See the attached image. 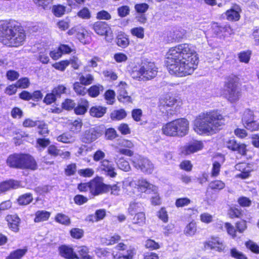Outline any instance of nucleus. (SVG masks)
<instances>
[{"instance_id":"de8ad7c7","label":"nucleus","mask_w":259,"mask_h":259,"mask_svg":"<svg viewBox=\"0 0 259 259\" xmlns=\"http://www.w3.org/2000/svg\"><path fill=\"white\" fill-rule=\"evenodd\" d=\"M209 187L213 190H222L225 186V183L222 181L215 180L209 183Z\"/></svg>"},{"instance_id":"13d9d810","label":"nucleus","mask_w":259,"mask_h":259,"mask_svg":"<svg viewBox=\"0 0 259 259\" xmlns=\"http://www.w3.org/2000/svg\"><path fill=\"white\" fill-rule=\"evenodd\" d=\"M145 247L150 250L157 249L159 248L160 246L157 242L152 239H148L145 242Z\"/></svg>"},{"instance_id":"37998d69","label":"nucleus","mask_w":259,"mask_h":259,"mask_svg":"<svg viewBox=\"0 0 259 259\" xmlns=\"http://www.w3.org/2000/svg\"><path fill=\"white\" fill-rule=\"evenodd\" d=\"M251 55V51L250 50L242 51L238 54V58L240 62L248 63L249 61Z\"/></svg>"},{"instance_id":"2eb2a0df","label":"nucleus","mask_w":259,"mask_h":259,"mask_svg":"<svg viewBox=\"0 0 259 259\" xmlns=\"http://www.w3.org/2000/svg\"><path fill=\"white\" fill-rule=\"evenodd\" d=\"M227 147L229 149L237 151L241 155H245L246 153V146L244 144L237 143L236 140L232 139L228 140L226 143Z\"/></svg>"},{"instance_id":"a211bd4d","label":"nucleus","mask_w":259,"mask_h":259,"mask_svg":"<svg viewBox=\"0 0 259 259\" xmlns=\"http://www.w3.org/2000/svg\"><path fill=\"white\" fill-rule=\"evenodd\" d=\"M241 10L238 5L233 6L226 12L227 19L230 21H238L240 19V12Z\"/></svg>"},{"instance_id":"f3484780","label":"nucleus","mask_w":259,"mask_h":259,"mask_svg":"<svg viewBox=\"0 0 259 259\" xmlns=\"http://www.w3.org/2000/svg\"><path fill=\"white\" fill-rule=\"evenodd\" d=\"M202 148L203 143L201 141H196L185 146L182 152L185 155H189L201 150Z\"/></svg>"},{"instance_id":"ea45409f","label":"nucleus","mask_w":259,"mask_h":259,"mask_svg":"<svg viewBox=\"0 0 259 259\" xmlns=\"http://www.w3.org/2000/svg\"><path fill=\"white\" fill-rule=\"evenodd\" d=\"M145 213L143 212H139L136 213L133 218V223L139 226H143L145 223Z\"/></svg>"},{"instance_id":"4d7b16f0","label":"nucleus","mask_w":259,"mask_h":259,"mask_svg":"<svg viewBox=\"0 0 259 259\" xmlns=\"http://www.w3.org/2000/svg\"><path fill=\"white\" fill-rule=\"evenodd\" d=\"M77 16L84 19H89L91 17L90 10L87 8H83L77 13Z\"/></svg>"},{"instance_id":"1a4fd4ad","label":"nucleus","mask_w":259,"mask_h":259,"mask_svg":"<svg viewBox=\"0 0 259 259\" xmlns=\"http://www.w3.org/2000/svg\"><path fill=\"white\" fill-rule=\"evenodd\" d=\"M109 187L105 184L100 178H96L90 181V192L94 196L109 191Z\"/></svg>"},{"instance_id":"f8f14e48","label":"nucleus","mask_w":259,"mask_h":259,"mask_svg":"<svg viewBox=\"0 0 259 259\" xmlns=\"http://www.w3.org/2000/svg\"><path fill=\"white\" fill-rule=\"evenodd\" d=\"M204 247L219 252H224L226 249L223 242L218 237H212L210 240L206 241L204 243Z\"/></svg>"},{"instance_id":"c756f323","label":"nucleus","mask_w":259,"mask_h":259,"mask_svg":"<svg viewBox=\"0 0 259 259\" xmlns=\"http://www.w3.org/2000/svg\"><path fill=\"white\" fill-rule=\"evenodd\" d=\"M77 252L79 259H94L93 256L89 254V248L85 246L77 247Z\"/></svg>"},{"instance_id":"cd10ccee","label":"nucleus","mask_w":259,"mask_h":259,"mask_svg":"<svg viewBox=\"0 0 259 259\" xmlns=\"http://www.w3.org/2000/svg\"><path fill=\"white\" fill-rule=\"evenodd\" d=\"M27 252V249H17L14 250L6 258V259H21Z\"/></svg>"},{"instance_id":"ddd939ff","label":"nucleus","mask_w":259,"mask_h":259,"mask_svg":"<svg viewBox=\"0 0 259 259\" xmlns=\"http://www.w3.org/2000/svg\"><path fill=\"white\" fill-rule=\"evenodd\" d=\"M98 170L111 178H114L117 175L114 164L107 159H103L100 162Z\"/></svg>"},{"instance_id":"680f3d73","label":"nucleus","mask_w":259,"mask_h":259,"mask_svg":"<svg viewBox=\"0 0 259 259\" xmlns=\"http://www.w3.org/2000/svg\"><path fill=\"white\" fill-rule=\"evenodd\" d=\"M78 174L84 177H91L94 174V170L92 168H85L78 170Z\"/></svg>"},{"instance_id":"4be33fe9","label":"nucleus","mask_w":259,"mask_h":259,"mask_svg":"<svg viewBox=\"0 0 259 259\" xmlns=\"http://www.w3.org/2000/svg\"><path fill=\"white\" fill-rule=\"evenodd\" d=\"M7 220L10 228L15 232H18L19 231V225L20 221L19 218L16 215H11L7 216Z\"/></svg>"},{"instance_id":"aec40b11","label":"nucleus","mask_w":259,"mask_h":259,"mask_svg":"<svg viewBox=\"0 0 259 259\" xmlns=\"http://www.w3.org/2000/svg\"><path fill=\"white\" fill-rule=\"evenodd\" d=\"M113 159L119 169L125 171H128L131 169L128 162L123 157H119L118 155H115Z\"/></svg>"},{"instance_id":"774afa93","label":"nucleus","mask_w":259,"mask_h":259,"mask_svg":"<svg viewBox=\"0 0 259 259\" xmlns=\"http://www.w3.org/2000/svg\"><path fill=\"white\" fill-rule=\"evenodd\" d=\"M191 200L188 198H181L177 199L176 205L178 207H184L190 203Z\"/></svg>"},{"instance_id":"423d86ee","label":"nucleus","mask_w":259,"mask_h":259,"mask_svg":"<svg viewBox=\"0 0 259 259\" xmlns=\"http://www.w3.org/2000/svg\"><path fill=\"white\" fill-rule=\"evenodd\" d=\"M157 68L153 62L144 63L140 67L132 73L134 78L139 81H146L153 79L157 74Z\"/></svg>"},{"instance_id":"3c124183","label":"nucleus","mask_w":259,"mask_h":259,"mask_svg":"<svg viewBox=\"0 0 259 259\" xmlns=\"http://www.w3.org/2000/svg\"><path fill=\"white\" fill-rule=\"evenodd\" d=\"M70 235L75 239H80L82 237L84 232L83 230L79 228H73L70 231Z\"/></svg>"},{"instance_id":"e433bc0d","label":"nucleus","mask_w":259,"mask_h":259,"mask_svg":"<svg viewBox=\"0 0 259 259\" xmlns=\"http://www.w3.org/2000/svg\"><path fill=\"white\" fill-rule=\"evenodd\" d=\"M55 221L62 225L68 226L70 224L71 221L70 218L66 215L59 213L55 217Z\"/></svg>"},{"instance_id":"603ef678","label":"nucleus","mask_w":259,"mask_h":259,"mask_svg":"<svg viewBox=\"0 0 259 259\" xmlns=\"http://www.w3.org/2000/svg\"><path fill=\"white\" fill-rule=\"evenodd\" d=\"M132 35L137 36L140 38H143L144 36V30L143 27H135L131 29Z\"/></svg>"},{"instance_id":"412c9836","label":"nucleus","mask_w":259,"mask_h":259,"mask_svg":"<svg viewBox=\"0 0 259 259\" xmlns=\"http://www.w3.org/2000/svg\"><path fill=\"white\" fill-rule=\"evenodd\" d=\"M48 153L53 157L60 156L63 158L68 157L70 155V153L68 151L63 152L59 149L54 145H50L48 148Z\"/></svg>"},{"instance_id":"6ab92c4d","label":"nucleus","mask_w":259,"mask_h":259,"mask_svg":"<svg viewBox=\"0 0 259 259\" xmlns=\"http://www.w3.org/2000/svg\"><path fill=\"white\" fill-rule=\"evenodd\" d=\"M100 135V134L94 128L87 131L83 137L82 141L84 143H91L96 140Z\"/></svg>"},{"instance_id":"4468645a","label":"nucleus","mask_w":259,"mask_h":259,"mask_svg":"<svg viewBox=\"0 0 259 259\" xmlns=\"http://www.w3.org/2000/svg\"><path fill=\"white\" fill-rule=\"evenodd\" d=\"M177 136H185L189 131V121L185 118H179L175 120Z\"/></svg>"},{"instance_id":"338daca9","label":"nucleus","mask_w":259,"mask_h":259,"mask_svg":"<svg viewBox=\"0 0 259 259\" xmlns=\"http://www.w3.org/2000/svg\"><path fill=\"white\" fill-rule=\"evenodd\" d=\"M142 207V204L136 202H131L130 205V207L128 208L129 212L133 215L135 212L138 211L139 210H140L141 207Z\"/></svg>"},{"instance_id":"8fccbe9b","label":"nucleus","mask_w":259,"mask_h":259,"mask_svg":"<svg viewBox=\"0 0 259 259\" xmlns=\"http://www.w3.org/2000/svg\"><path fill=\"white\" fill-rule=\"evenodd\" d=\"M66 90V88L65 86L63 85H59L56 88H55L52 92L53 94L55 95L56 97L60 98L62 94L65 93Z\"/></svg>"},{"instance_id":"39448f33","label":"nucleus","mask_w":259,"mask_h":259,"mask_svg":"<svg viewBox=\"0 0 259 259\" xmlns=\"http://www.w3.org/2000/svg\"><path fill=\"white\" fill-rule=\"evenodd\" d=\"M239 78L234 75L227 77L224 83V95L231 103L238 101L241 96V92L238 87Z\"/></svg>"},{"instance_id":"49530a36","label":"nucleus","mask_w":259,"mask_h":259,"mask_svg":"<svg viewBox=\"0 0 259 259\" xmlns=\"http://www.w3.org/2000/svg\"><path fill=\"white\" fill-rule=\"evenodd\" d=\"M231 256L236 259H247L246 255L239 251L236 248H233L230 250Z\"/></svg>"},{"instance_id":"9b49d317","label":"nucleus","mask_w":259,"mask_h":259,"mask_svg":"<svg viewBox=\"0 0 259 259\" xmlns=\"http://www.w3.org/2000/svg\"><path fill=\"white\" fill-rule=\"evenodd\" d=\"M134 166L137 169H140L142 172L150 174L154 169V165L147 158L139 157L133 161Z\"/></svg>"},{"instance_id":"6e6552de","label":"nucleus","mask_w":259,"mask_h":259,"mask_svg":"<svg viewBox=\"0 0 259 259\" xmlns=\"http://www.w3.org/2000/svg\"><path fill=\"white\" fill-rule=\"evenodd\" d=\"M176 101L177 100L170 95H164L159 99L158 108L162 114L171 116L175 113L173 108Z\"/></svg>"},{"instance_id":"a19ab883","label":"nucleus","mask_w":259,"mask_h":259,"mask_svg":"<svg viewBox=\"0 0 259 259\" xmlns=\"http://www.w3.org/2000/svg\"><path fill=\"white\" fill-rule=\"evenodd\" d=\"M244 125L254 120L253 111L249 109H246L243 113L242 118Z\"/></svg>"},{"instance_id":"0e129e2a","label":"nucleus","mask_w":259,"mask_h":259,"mask_svg":"<svg viewBox=\"0 0 259 259\" xmlns=\"http://www.w3.org/2000/svg\"><path fill=\"white\" fill-rule=\"evenodd\" d=\"M68 65V60H64L56 63L53 66L55 69L63 71Z\"/></svg>"},{"instance_id":"bf43d9fd","label":"nucleus","mask_w":259,"mask_h":259,"mask_svg":"<svg viewBox=\"0 0 259 259\" xmlns=\"http://www.w3.org/2000/svg\"><path fill=\"white\" fill-rule=\"evenodd\" d=\"M244 126L246 128L250 131H255L259 129V123L253 120L244 124Z\"/></svg>"},{"instance_id":"72a5a7b5","label":"nucleus","mask_w":259,"mask_h":259,"mask_svg":"<svg viewBox=\"0 0 259 259\" xmlns=\"http://www.w3.org/2000/svg\"><path fill=\"white\" fill-rule=\"evenodd\" d=\"M33 200V197L31 193H28L23 194L18 198V202L20 205H26L29 204Z\"/></svg>"},{"instance_id":"b1692460","label":"nucleus","mask_w":259,"mask_h":259,"mask_svg":"<svg viewBox=\"0 0 259 259\" xmlns=\"http://www.w3.org/2000/svg\"><path fill=\"white\" fill-rule=\"evenodd\" d=\"M117 99L120 102L129 103L132 102L131 96L128 95L125 89L122 87H119L118 90Z\"/></svg>"},{"instance_id":"dca6fc26","label":"nucleus","mask_w":259,"mask_h":259,"mask_svg":"<svg viewBox=\"0 0 259 259\" xmlns=\"http://www.w3.org/2000/svg\"><path fill=\"white\" fill-rule=\"evenodd\" d=\"M60 254L67 259H79L77 254L75 252L73 249L66 245H62L59 248Z\"/></svg>"},{"instance_id":"6e6d98bb","label":"nucleus","mask_w":259,"mask_h":259,"mask_svg":"<svg viewBox=\"0 0 259 259\" xmlns=\"http://www.w3.org/2000/svg\"><path fill=\"white\" fill-rule=\"evenodd\" d=\"M245 245L247 248L252 252L255 253H259V246L252 241L249 240L245 243Z\"/></svg>"},{"instance_id":"f704fd0d","label":"nucleus","mask_w":259,"mask_h":259,"mask_svg":"<svg viewBox=\"0 0 259 259\" xmlns=\"http://www.w3.org/2000/svg\"><path fill=\"white\" fill-rule=\"evenodd\" d=\"M79 80L82 85H88L93 82L94 77L91 74H81L79 75Z\"/></svg>"},{"instance_id":"c85d7f7f","label":"nucleus","mask_w":259,"mask_h":259,"mask_svg":"<svg viewBox=\"0 0 259 259\" xmlns=\"http://www.w3.org/2000/svg\"><path fill=\"white\" fill-rule=\"evenodd\" d=\"M106 112V108L100 106H93L90 111L91 115L96 117H102Z\"/></svg>"},{"instance_id":"69168bd1","label":"nucleus","mask_w":259,"mask_h":259,"mask_svg":"<svg viewBox=\"0 0 259 259\" xmlns=\"http://www.w3.org/2000/svg\"><path fill=\"white\" fill-rule=\"evenodd\" d=\"M105 136L108 140H112L118 137L116 131L114 128H108L105 133Z\"/></svg>"},{"instance_id":"58836bf2","label":"nucleus","mask_w":259,"mask_h":259,"mask_svg":"<svg viewBox=\"0 0 259 259\" xmlns=\"http://www.w3.org/2000/svg\"><path fill=\"white\" fill-rule=\"evenodd\" d=\"M79 82H75L73 84V90L79 95L84 96L86 94L88 90Z\"/></svg>"},{"instance_id":"2f4dec72","label":"nucleus","mask_w":259,"mask_h":259,"mask_svg":"<svg viewBox=\"0 0 259 259\" xmlns=\"http://www.w3.org/2000/svg\"><path fill=\"white\" fill-rule=\"evenodd\" d=\"M57 140L64 143H72L75 141L74 136L69 133H65L59 136Z\"/></svg>"},{"instance_id":"f257e3e1","label":"nucleus","mask_w":259,"mask_h":259,"mask_svg":"<svg viewBox=\"0 0 259 259\" xmlns=\"http://www.w3.org/2000/svg\"><path fill=\"white\" fill-rule=\"evenodd\" d=\"M166 55V67L171 74L185 76L191 74L197 68L198 57L191 45L183 44L171 47Z\"/></svg>"},{"instance_id":"393cba45","label":"nucleus","mask_w":259,"mask_h":259,"mask_svg":"<svg viewBox=\"0 0 259 259\" xmlns=\"http://www.w3.org/2000/svg\"><path fill=\"white\" fill-rule=\"evenodd\" d=\"M19 183L14 180L5 181L0 184V193L8 191L11 189H16L19 187Z\"/></svg>"},{"instance_id":"5fc2aeb1","label":"nucleus","mask_w":259,"mask_h":259,"mask_svg":"<svg viewBox=\"0 0 259 259\" xmlns=\"http://www.w3.org/2000/svg\"><path fill=\"white\" fill-rule=\"evenodd\" d=\"M68 63H69V65L70 64L72 67L74 69H78L81 64V61L75 56L71 57L70 59L68 60Z\"/></svg>"},{"instance_id":"e2e57ef3","label":"nucleus","mask_w":259,"mask_h":259,"mask_svg":"<svg viewBox=\"0 0 259 259\" xmlns=\"http://www.w3.org/2000/svg\"><path fill=\"white\" fill-rule=\"evenodd\" d=\"M75 105L73 100L67 99L62 103V107L64 109L70 110L73 109Z\"/></svg>"},{"instance_id":"c03bdc74","label":"nucleus","mask_w":259,"mask_h":259,"mask_svg":"<svg viewBox=\"0 0 259 259\" xmlns=\"http://www.w3.org/2000/svg\"><path fill=\"white\" fill-rule=\"evenodd\" d=\"M126 115L125 111L123 109L114 111L111 114V118L113 120H121Z\"/></svg>"},{"instance_id":"7c9ffc66","label":"nucleus","mask_w":259,"mask_h":259,"mask_svg":"<svg viewBox=\"0 0 259 259\" xmlns=\"http://www.w3.org/2000/svg\"><path fill=\"white\" fill-rule=\"evenodd\" d=\"M50 212L46 210H38L35 213L34 222L38 223L46 221L49 219L50 217Z\"/></svg>"},{"instance_id":"09e8293b","label":"nucleus","mask_w":259,"mask_h":259,"mask_svg":"<svg viewBox=\"0 0 259 259\" xmlns=\"http://www.w3.org/2000/svg\"><path fill=\"white\" fill-rule=\"evenodd\" d=\"M66 10V7L62 5L54 6L53 8V11L54 15L57 17H60L62 16Z\"/></svg>"},{"instance_id":"052dcab7","label":"nucleus","mask_w":259,"mask_h":259,"mask_svg":"<svg viewBox=\"0 0 259 259\" xmlns=\"http://www.w3.org/2000/svg\"><path fill=\"white\" fill-rule=\"evenodd\" d=\"M35 4L39 7H41L44 9L50 8V5L52 0H32Z\"/></svg>"},{"instance_id":"7ed1b4c3","label":"nucleus","mask_w":259,"mask_h":259,"mask_svg":"<svg viewBox=\"0 0 259 259\" xmlns=\"http://www.w3.org/2000/svg\"><path fill=\"white\" fill-rule=\"evenodd\" d=\"M26 39L23 28L13 21H6L0 25V42L9 47L22 46Z\"/></svg>"},{"instance_id":"20e7f679","label":"nucleus","mask_w":259,"mask_h":259,"mask_svg":"<svg viewBox=\"0 0 259 259\" xmlns=\"http://www.w3.org/2000/svg\"><path fill=\"white\" fill-rule=\"evenodd\" d=\"M7 164L11 167L20 169H36L37 165L35 159L30 155L14 154L10 155L7 160Z\"/></svg>"},{"instance_id":"5701e85b","label":"nucleus","mask_w":259,"mask_h":259,"mask_svg":"<svg viewBox=\"0 0 259 259\" xmlns=\"http://www.w3.org/2000/svg\"><path fill=\"white\" fill-rule=\"evenodd\" d=\"M176 124L175 120L169 122L164 125L162 127V131L163 133L169 136H177V132L176 131Z\"/></svg>"},{"instance_id":"4c0bfd02","label":"nucleus","mask_w":259,"mask_h":259,"mask_svg":"<svg viewBox=\"0 0 259 259\" xmlns=\"http://www.w3.org/2000/svg\"><path fill=\"white\" fill-rule=\"evenodd\" d=\"M196 230V223L191 222L186 226L184 230V233L187 236H192L195 234Z\"/></svg>"},{"instance_id":"a18cd8bd","label":"nucleus","mask_w":259,"mask_h":259,"mask_svg":"<svg viewBox=\"0 0 259 259\" xmlns=\"http://www.w3.org/2000/svg\"><path fill=\"white\" fill-rule=\"evenodd\" d=\"M106 215V211L105 209H99L96 211L95 215L89 216V221L94 222V221H97L103 219Z\"/></svg>"},{"instance_id":"bb28decb","label":"nucleus","mask_w":259,"mask_h":259,"mask_svg":"<svg viewBox=\"0 0 259 259\" xmlns=\"http://www.w3.org/2000/svg\"><path fill=\"white\" fill-rule=\"evenodd\" d=\"M246 166V165L245 163H238L235 165L236 169L240 171L239 174L236 175V178L245 179L249 176V170H245Z\"/></svg>"},{"instance_id":"0eeeda50","label":"nucleus","mask_w":259,"mask_h":259,"mask_svg":"<svg viewBox=\"0 0 259 259\" xmlns=\"http://www.w3.org/2000/svg\"><path fill=\"white\" fill-rule=\"evenodd\" d=\"M127 186L137 189L139 192L145 193H155L157 188L143 178H133L128 180Z\"/></svg>"},{"instance_id":"f03ea898","label":"nucleus","mask_w":259,"mask_h":259,"mask_svg":"<svg viewBox=\"0 0 259 259\" xmlns=\"http://www.w3.org/2000/svg\"><path fill=\"white\" fill-rule=\"evenodd\" d=\"M225 124L224 116L217 110L202 112L193 122V128L199 135H211L217 133Z\"/></svg>"},{"instance_id":"9d476101","label":"nucleus","mask_w":259,"mask_h":259,"mask_svg":"<svg viewBox=\"0 0 259 259\" xmlns=\"http://www.w3.org/2000/svg\"><path fill=\"white\" fill-rule=\"evenodd\" d=\"M93 29L95 32L100 35H105L108 41L113 39L111 28L105 22L98 21L93 25Z\"/></svg>"},{"instance_id":"c9c22d12","label":"nucleus","mask_w":259,"mask_h":259,"mask_svg":"<svg viewBox=\"0 0 259 259\" xmlns=\"http://www.w3.org/2000/svg\"><path fill=\"white\" fill-rule=\"evenodd\" d=\"M116 42L119 47L125 48L128 46L129 41L124 33H120L117 36Z\"/></svg>"},{"instance_id":"79ce46f5","label":"nucleus","mask_w":259,"mask_h":259,"mask_svg":"<svg viewBox=\"0 0 259 259\" xmlns=\"http://www.w3.org/2000/svg\"><path fill=\"white\" fill-rule=\"evenodd\" d=\"M136 254V250L134 247L130 246L126 251V254L119 255L117 257L114 256L115 259H133Z\"/></svg>"},{"instance_id":"864d4df0","label":"nucleus","mask_w":259,"mask_h":259,"mask_svg":"<svg viewBox=\"0 0 259 259\" xmlns=\"http://www.w3.org/2000/svg\"><path fill=\"white\" fill-rule=\"evenodd\" d=\"M82 126L80 120H75L70 124V129L72 132L77 133L80 131Z\"/></svg>"},{"instance_id":"a878e982","label":"nucleus","mask_w":259,"mask_h":259,"mask_svg":"<svg viewBox=\"0 0 259 259\" xmlns=\"http://www.w3.org/2000/svg\"><path fill=\"white\" fill-rule=\"evenodd\" d=\"M89 102L84 99H81L78 102V105L74 108V112L76 114L82 115L84 114L89 108Z\"/></svg>"},{"instance_id":"473e14b6","label":"nucleus","mask_w":259,"mask_h":259,"mask_svg":"<svg viewBox=\"0 0 259 259\" xmlns=\"http://www.w3.org/2000/svg\"><path fill=\"white\" fill-rule=\"evenodd\" d=\"M104 88L102 85H94L91 87L87 91L89 95L92 97H96L103 91Z\"/></svg>"}]
</instances>
